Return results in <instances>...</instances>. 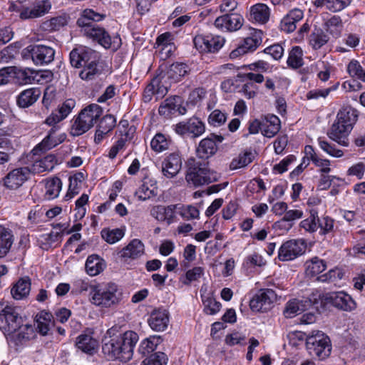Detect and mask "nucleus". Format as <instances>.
Returning a JSON list of instances; mask_svg holds the SVG:
<instances>
[{"label":"nucleus","instance_id":"nucleus-62","mask_svg":"<svg viewBox=\"0 0 365 365\" xmlns=\"http://www.w3.org/2000/svg\"><path fill=\"white\" fill-rule=\"evenodd\" d=\"M204 274V269L201 267H195L189 269L185 274L186 280L185 284H190L191 282L196 281Z\"/></svg>","mask_w":365,"mask_h":365},{"label":"nucleus","instance_id":"nucleus-33","mask_svg":"<svg viewBox=\"0 0 365 365\" xmlns=\"http://www.w3.org/2000/svg\"><path fill=\"white\" fill-rule=\"evenodd\" d=\"M77 347L83 352L92 354L98 346L96 339L88 334H81L77 338Z\"/></svg>","mask_w":365,"mask_h":365},{"label":"nucleus","instance_id":"nucleus-32","mask_svg":"<svg viewBox=\"0 0 365 365\" xmlns=\"http://www.w3.org/2000/svg\"><path fill=\"white\" fill-rule=\"evenodd\" d=\"M58 163L56 155L49 154L43 158L36 160L32 166L33 172L41 173L45 171H51Z\"/></svg>","mask_w":365,"mask_h":365},{"label":"nucleus","instance_id":"nucleus-13","mask_svg":"<svg viewBox=\"0 0 365 365\" xmlns=\"http://www.w3.org/2000/svg\"><path fill=\"white\" fill-rule=\"evenodd\" d=\"M121 351V361H128L133 357L134 347L138 341V335L133 331H128L118 336Z\"/></svg>","mask_w":365,"mask_h":365},{"label":"nucleus","instance_id":"nucleus-4","mask_svg":"<svg viewBox=\"0 0 365 365\" xmlns=\"http://www.w3.org/2000/svg\"><path fill=\"white\" fill-rule=\"evenodd\" d=\"M306 346L309 354L322 360L328 357L331 351V341L328 336L321 331H313L307 337Z\"/></svg>","mask_w":365,"mask_h":365},{"label":"nucleus","instance_id":"nucleus-42","mask_svg":"<svg viewBox=\"0 0 365 365\" xmlns=\"http://www.w3.org/2000/svg\"><path fill=\"white\" fill-rule=\"evenodd\" d=\"M178 214L185 220H192L200 217L199 210L192 205L178 204Z\"/></svg>","mask_w":365,"mask_h":365},{"label":"nucleus","instance_id":"nucleus-48","mask_svg":"<svg viewBox=\"0 0 365 365\" xmlns=\"http://www.w3.org/2000/svg\"><path fill=\"white\" fill-rule=\"evenodd\" d=\"M170 141L160 133H157L150 142L151 148L157 153H160L168 149Z\"/></svg>","mask_w":365,"mask_h":365},{"label":"nucleus","instance_id":"nucleus-7","mask_svg":"<svg viewBox=\"0 0 365 365\" xmlns=\"http://www.w3.org/2000/svg\"><path fill=\"white\" fill-rule=\"evenodd\" d=\"M55 51L50 46L38 44L29 45L22 51L25 59L31 58L36 66H44L54 59Z\"/></svg>","mask_w":365,"mask_h":365},{"label":"nucleus","instance_id":"nucleus-58","mask_svg":"<svg viewBox=\"0 0 365 365\" xmlns=\"http://www.w3.org/2000/svg\"><path fill=\"white\" fill-rule=\"evenodd\" d=\"M342 273L338 269H330L328 272L317 277V279L321 282H334L342 278Z\"/></svg>","mask_w":365,"mask_h":365},{"label":"nucleus","instance_id":"nucleus-38","mask_svg":"<svg viewBox=\"0 0 365 365\" xmlns=\"http://www.w3.org/2000/svg\"><path fill=\"white\" fill-rule=\"evenodd\" d=\"M188 73V67L182 63H173L171 64L167 72L166 76L169 79L176 82Z\"/></svg>","mask_w":365,"mask_h":365},{"label":"nucleus","instance_id":"nucleus-34","mask_svg":"<svg viewBox=\"0 0 365 365\" xmlns=\"http://www.w3.org/2000/svg\"><path fill=\"white\" fill-rule=\"evenodd\" d=\"M83 68L81 71L79 76L82 80L91 81L99 76L102 73V66L98 62L86 64L83 66Z\"/></svg>","mask_w":365,"mask_h":365},{"label":"nucleus","instance_id":"nucleus-21","mask_svg":"<svg viewBox=\"0 0 365 365\" xmlns=\"http://www.w3.org/2000/svg\"><path fill=\"white\" fill-rule=\"evenodd\" d=\"M312 304L311 299H306L299 300L293 299L288 301L284 309V315L286 318H293L297 314L307 310Z\"/></svg>","mask_w":365,"mask_h":365},{"label":"nucleus","instance_id":"nucleus-51","mask_svg":"<svg viewBox=\"0 0 365 365\" xmlns=\"http://www.w3.org/2000/svg\"><path fill=\"white\" fill-rule=\"evenodd\" d=\"M317 229H320L319 232L322 235H326L334 230V221L328 216H323L321 218L317 216Z\"/></svg>","mask_w":365,"mask_h":365},{"label":"nucleus","instance_id":"nucleus-15","mask_svg":"<svg viewBox=\"0 0 365 365\" xmlns=\"http://www.w3.org/2000/svg\"><path fill=\"white\" fill-rule=\"evenodd\" d=\"M175 132L181 135L189 133L193 138L201 135L205 130L204 123L197 118H191L186 122H180L175 125Z\"/></svg>","mask_w":365,"mask_h":365},{"label":"nucleus","instance_id":"nucleus-3","mask_svg":"<svg viewBox=\"0 0 365 365\" xmlns=\"http://www.w3.org/2000/svg\"><path fill=\"white\" fill-rule=\"evenodd\" d=\"M121 299V293L114 283L105 286H96L93 289V296L91 298L92 304L103 307H111L118 304Z\"/></svg>","mask_w":365,"mask_h":365},{"label":"nucleus","instance_id":"nucleus-25","mask_svg":"<svg viewBox=\"0 0 365 365\" xmlns=\"http://www.w3.org/2000/svg\"><path fill=\"white\" fill-rule=\"evenodd\" d=\"M31 282L29 277L20 278L11 287V294L16 300H22L28 297L31 292Z\"/></svg>","mask_w":365,"mask_h":365},{"label":"nucleus","instance_id":"nucleus-16","mask_svg":"<svg viewBox=\"0 0 365 365\" xmlns=\"http://www.w3.org/2000/svg\"><path fill=\"white\" fill-rule=\"evenodd\" d=\"M182 158L178 153H173L165 157L162 161V173L167 178H175L182 168Z\"/></svg>","mask_w":365,"mask_h":365},{"label":"nucleus","instance_id":"nucleus-36","mask_svg":"<svg viewBox=\"0 0 365 365\" xmlns=\"http://www.w3.org/2000/svg\"><path fill=\"white\" fill-rule=\"evenodd\" d=\"M34 334V329L31 325H23L13 334H7L10 339L14 341L16 345L22 344L25 341L29 340Z\"/></svg>","mask_w":365,"mask_h":365},{"label":"nucleus","instance_id":"nucleus-12","mask_svg":"<svg viewBox=\"0 0 365 365\" xmlns=\"http://www.w3.org/2000/svg\"><path fill=\"white\" fill-rule=\"evenodd\" d=\"M29 174L30 170L26 167L16 168L2 178L1 182L7 189L16 190L28 180Z\"/></svg>","mask_w":365,"mask_h":365},{"label":"nucleus","instance_id":"nucleus-56","mask_svg":"<svg viewBox=\"0 0 365 365\" xmlns=\"http://www.w3.org/2000/svg\"><path fill=\"white\" fill-rule=\"evenodd\" d=\"M166 356L163 352H156L145 358L141 365H165Z\"/></svg>","mask_w":365,"mask_h":365},{"label":"nucleus","instance_id":"nucleus-53","mask_svg":"<svg viewBox=\"0 0 365 365\" xmlns=\"http://www.w3.org/2000/svg\"><path fill=\"white\" fill-rule=\"evenodd\" d=\"M224 43V38L219 36H206V47H207V50L205 52H216L222 48Z\"/></svg>","mask_w":365,"mask_h":365},{"label":"nucleus","instance_id":"nucleus-43","mask_svg":"<svg viewBox=\"0 0 365 365\" xmlns=\"http://www.w3.org/2000/svg\"><path fill=\"white\" fill-rule=\"evenodd\" d=\"M103 263L98 255H91L86 262V269L90 276H96L103 271Z\"/></svg>","mask_w":365,"mask_h":365},{"label":"nucleus","instance_id":"nucleus-55","mask_svg":"<svg viewBox=\"0 0 365 365\" xmlns=\"http://www.w3.org/2000/svg\"><path fill=\"white\" fill-rule=\"evenodd\" d=\"M347 70L352 77L365 81V69L357 61H351L348 65Z\"/></svg>","mask_w":365,"mask_h":365},{"label":"nucleus","instance_id":"nucleus-17","mask_svg":"<svg viewBox=\"0 0 365 365\" xmlns=\"http://www.w3.org/2000/svg\"><path fill=\"white\" fill-rule=\"evenodd\" d=\"M243 17L236 13L226 14L217 17L215 21L216 27L229 31L239 30L243 25Z\"/></svg>","mask_w":365,"mask_h":365},{"label":"nucleus","instance_id":"nucleus-1","mask_svg":"<svg viewBox=\"0 0 365 365\" xmlns=\"http://www.w3.org/2000/svg\"><path fill=\"white\" fill-rule=\"evenodd\" d=\"M104 16L92 9H86L78 19L77 24L82 28V32L88 38L97 41L106 48H109L112 44L118 43L120 39L116 36L113 39L102 27L98 26L96 22L101 21Z\"/></svg>","mask_w":365,"mask_h":365},{"label":"nucleus","instance_id":"nucleus-59","mask_svg":"<svg viewBox=\"0 0 365 365\" xmlns=\"http://www.w3.org/2000/svg\"><path fill=\"white\" fill-rule=\"evenodd\" d=\"M204 311L207 314H215L218 312L221 307V304L215 299L207 297L203 299Z\"/></svg>","mask_w":365,"mask_h":365},{"label":"nucleus","instance_id":"nucleus-49","mask_svg":"<svg viewBox=\"0 0 365 365\" xmlns=\"http://www.w3.org/2000/svg\"><path fill=\"white\" fill-rule=\"evenodd\" d=\"M101 235L107 242L113 244L119 241L124 236V232L119 228L111 230L104 229L101 231Z\"/></svg>","mask_w":365,"mask_h":365},{"label":"nucleus","instance_id":"nucleus-63","mask_svg":"<svg viewBox=\"0 0 365 365\" xmlns=\"http://www.w3.org/2000/svg\"><path fill=\"white\" fill-rule=\"evenodd\" d=\"M115 118L112 115H106L101 120L98 127L109 133L115 125Z\"/></svg>","mask_w":365,"mask_h":365},{"label":"nucleus","instance_id":"nucleus-41","mask_svg":"<svg viewBox=\"0 0 365 365\" xmlns=\"http://www.w3.org/2000/svg\"><path fill=\"white\" fill-rule=\"evenodd\" d=\"M56 130L57 127L56 126L51 128L46 137L41 141L40 144H38L36 148H39L41 150H47L61 143L64 140V137L62 138H56L53 135Z\"/></svg>","mask_w":365,"mask_h":365},{"label":"nucleus","instance_id":"nucleus-18","mask_svg":"<svg viewBox=\"0 0 365 365\" xmlns=\"http://www.w3.org/2000/svg\"><path fill=\"white\" fill-rule=\"evenodd\" d=\"M115 328L112 327L107 331L109 338L106 337L102 349L105 355L110 359H118L121 361V349L118 336L112 338Z\"/></svg>","mask_w":365,"mask_h":365},{"label":"nucleus","instance_id":"nucleus-2","mask_svg":"<svg viewBox=\"0 0 365 365\" xmlns=\"http://www.w3.org/2000/svg\"><path fill=\"white\" fill-rule=\"evenodd\" d=\"M102 113V108L97 104H91L85 108L73 120L71 134L73 136H79L87 132L93 126Z\"/></svg>","mask_w":365,"mask_h":365},{"label":"nucleus","instance_id":"nucleus-5","mask_svg":"<svg viewBox=\"0 0 365 365\" xmlns=\"http://www.w3.org/2000/svg\"><path fill=\"white\" fill-rule=\"evenodd\" d=\"M185 179L188 183L197 187L205 184H209L215 178H212L210 175V170L207 168V162L197 160L194 158H190L187 160V171Z\"/></svg>","mask_w":365,"mask_h":365},{"label":"nucleus","instance_id":"nucleus-9","mask_svg":"<svg viewBox=\"0 0 365 365\" xmlns=\"http://www.w3.org/2000/svg\"><path fill=\"white\" fill-rule=\"evenodd\" d=\"M277 295L271 289H260L250 300V307L254 312H266L277 301Z\"/></svg>","mask_w":365,"mask_h":365},{"label":"nucleus","instance_id":"nucleus-30","mask_svg":"<svg viewBox=\"0 0 365 365\" xmlns=\"http://www.w3.org/2000/svg\"><path fill=\"white\" fill-rule=\"evenodd\" d=\"M144 252V245L138 239L133 240L125 248L120 252V257L137 258Z\"/></svg>","mask_w":365,"mask_h":365},{"label":"nucleus","instance_id":"nucleus-40","mask_svg":"<svg viewBox=\"0 0 365 365\" xmlns=\"http://www.w3.org/2000/svg\"><path fill=\"white\" fill-rule=\"evenodd\" d=\"M13 243L12 235L9 230L0 226V257H4Z\"/></svg>","mask_w":365,"mask_h":365},{"label":"nucleus","instance_id":"nucleus-54","mask_svg":"<svg viewBox=\"0 0 365 365\" xmlns=\"http://www.w3.org/2000/svg\"><path fill=\"white\" fill-rule=\"evenodd\" d=\"M317 212L314 210H312L310 212V216L300 222V226L304 228L306 231L314 232L317 230Z\"/></svg>","mask_w":365,"mask_h":365},{"label":"nucleus","instance_id":"nucleus-35","mask_svg":"<svg viewBox=\"0 0 365 365\" xmlns=\"http://www.w3.org/2000/svg\"><path fill=\"white\" fill-rule=\"evenodd\" d=\"M250 18L252 21L259 23H266L269 18V9L264 4H257L250 9Z\"/></svg>","mask_w":365,"mask_h":365},{"label":"nucleus","instance_id":"nucleus-19","mask_svg":"<svg viewBox=\"0 0 365 365\" xmlns=\"http://www.w3.org/2000/svg\"><path fill=\"white\" fill-rule=\"evenodd\" d=\"M327 300L334 307L344 311H351L356 307V304L351 297L343 292L329 294L327 297Z\"/></svg>","mask_w":365,"mask_h":365},{"label":"nucleus","instance_id":"nucleus-46","mask_svg":"<svg viewBox=\"0 0 365 365\" xmlns=\"http://www.w3.org/2000/svg\"><path fill=\"white\" fill-rule=\"evenodd\" d=\"M255 155L251 151H246L234 158L230 163V168L231 170H236L244 168L251 163L254 160Z\"/></svg>","mask_w":365,"mask_h":365},{"label":"nucleus","instance_id":"nucleus-57","mask_svg":"<svg viewBox=\"0 0 365 365\" xmlns=\"http://www.w3.org/2000/svg\"><path fill=\"white\" fill-rule=\"evenodd\" d=\"M227 120L226 113L220 110H214L209 115L208 122L210 125L218 127L225 123Z\"/></svg>","mask_w":365,"mask_h":365},{"label":"nucleus","instance_id":"nucleus-26","mask_svg":"<svg viewBox=\"0 0 365 365\" xmlns=\"http://www.w3.org/2000/svg\"><path fill=\"white\" fill-rule=\"evenodd\" d=\"M168 92V88L161 85L159 77L153 78L144 91L143 99L145 102L150 101L153 95H157L158 98H163Z\"/></svg>","mask_w":365,"mask_h":365},{"label":"nucleus","instance_id":"nucleus-6","mask_svg":"<svg viewBox=\"0 0 365 365\" xmlns=\"http://www.w3.org/2000/svg\"><path fill=\"white\" fill-rule=\"evenodd\" d=\"M23 324L18 309L7 302H0V329L6 335L14 333Z\"/></svg>","mask_w":365,"mask_h":365},{"label":"nucleus","instance_id":"nucleus-47","mask_svg":"<svg viewBox=\"0 0 365 365\" xmlns=\"http://www.w3.org/2000/svg\"><path fill=\"white\" fill-rule=\"evenodd\" d=\"M302 50L299 46L294 47L289 55L287 64L292 68H298L303 65Z\"/></svg>","mask_w":365,"mask_h":365},{"label":"nucleus","instance_id":"nucleus-14","mask_svg":"<svg viewBox=\"0 0 365 365\" xmlns=\"http://www.w3.org/2000/svg\"><path fill=\"white\" fill-rule=\"evenodd\" d=\"M223 140L222 135L213 133L202 139L197 148V156L201 159H207L213 155L217 150V143H222Z\"/></svg>","mask_w":365,"mask_h":365},{"label":"nucleus","instance_id":"nucleus-39","mask_svg":"<svg viewBox=\"0 0 365 365\" xmlns=\"http://www.w3.org/2000/svg\"><path fill=\"white\" fill-rule=\"evenodd\" d=\"M329 36L321 29H314L309 36V43L315 49H319L329 41Z\"/></svg>","mask_w":365,"mask_h":365},{"label":"nucleus","instance_id":"nucleus-61","mask_svg":"<svg viewBox=\"0 0 365 365\" xmlns=\"http://www.w3.org/2000/svg\"><path fill=\"white\" fill-rule=\"evenodd\" d=\"M302 215L303 212L299 210H287L286 211L283 218L280 221L277 222L276 225H277L279 227H281L283 226L284 223L299 219L302 217Z\"/></svg>","mask_w":365,"mask_h":365},{"label":"nucleus","instance_id":"nucleus-10","mask_svg":"<svg viewBox=\"0 0 365 365\" xmlns=\"http://www.w3.org/2000/svg\"><path fill=\"white\" fill-rule=\"evenodd\" d=\"M307 245L303 240H292L285 242L279 250L278 258L281 261H289L302 255L306 251Z\"/></svg>","mask_w":365,"mask_h":365},{"label":"nucleus","instance_id":"nucleus-23","mask_svg":"<svg viewBox=\"0 0 365 365\" xmlns=\"http://www.w3.org/2000/svg\"><path fill=\"white\" fill-rule=\"evenodd\" d=\"M348 126L343 123H340L339 120L331 125L328 132V136L339 144L346 146L348 145L347 136L352 129H346Z\"/></svg>","mask_w":365,"mask_h":365},{"label":"nucleus","instance_id":"nucleus-8","mask_svg":"<svg viewBox=\"0 0 365 365\" xmlns=\"http://www.w3.org/2000/svg\"><path fill=\"white\" fill-rule=\"evenodd\" d=\"M101 56L98 52L86 46L73 48L70 53V63L75 68H80L90 62H98Z\"/></svg>","mask_w":365,"mask_h":365},{"label":"nucleus","instance_id":"nucleus-50","mask_svg":"<svg viewBox=\"0 0 365 365\" xmlns=\"http://www.w3.org/2000/svg\"><path fill=\"white\" fill-rule=\"evenodd\" d=\"M324 26L331 34L338 35L342 28V20L339 16H333L325 22Z\"/></svg>","mask_w":365,"mask_h":365},{"label":"nucleus","instance_id":"nucleus-45","mask_svg":"<svg viewBox=\"0 0 365 365\" xmlns=\"http://www.w3.org/2000/svg\"><path fill=\"white\" fill-rule=\"evenodd\" d=\"M62 182L60 178H53L48 180L46 184V197L48 200L54 199L58 196L61 190Z\"/></svg>","mask_w":365,"mask_h":365},{"label":"nucleus","instance_id":"nucleus-44","mask_svg":"<svg viewBox=\"0 0 365 365\" xmlns=\"http://www.w3.org/2000/svg\"><path fill=\"white\" fill-rule=\"evenodd\" d=\"M33 71L30 69H22L14 67L13 74L16 81L19 85L31 83L34 81Z\"/></svg>","mask_w":365,"mask_h":365},{"label":"nucleus","instance_id":"nucleus-20","mask_svg":"<svg viewBox=\"0 0 365 365\" xmlns=\"http://www.w3.org/2000/svg\"><path fill=\"white\" fill-rule=\"evenodd\" d=\"M148 322L153 330L163 331L168 325L169 313L165 309H155L151 312Z\"/></svg>","mask_w":365,"mask_h":365},{"label":"nucleus","instance_id":"nucleus-60","mask_svg":"<svg viewBox=\"0 0 365 365\" xmlns=\"http://www.w3.org/2000/svg\"><path fill=\"white\" fill-rule=\"evenodd\" d=\"M319 147L327 153L333 156L339 158L343 155V151L336 149L334 145L329 143L327 141L322 139L321 138L318 140Z\"/></svg>","mask_w":365,"mask_h":365},{"label":"nucleus","instance_id":"nucleus-29","mask_svg":"<svg viewBox=\"0 0 365 365\" xmlns=\"http://www.w3.org/2000/svg\"><path fill=\"white\" fill-rule=\"evenodd\" d=\"M304 265L305 274L310 278L317 276L327 268V262L318 257H314L307 260Z\"/></svg>","mask_w":365,"mask_h":365},{"label":"nucleus","instance_id":"nucleus-37","mask_svg":"<svg viewBox=\"0 0 365 365\" xmlns=\"http://www.w3.org/2000/svg\"><path fill=\"white\" fill-rule=\"evenodd\" d=\"M178 100H179V97L177 96L165 99L159 107V113L160 115H167L173 114L176 110H179L180 114H184L185 108H182V111L180 110V108L178 104Z\"/></svg>","mask_w":365,"mask_h":365},{"label":"nucleus","instance_id":"nucleus-52","mask_svg":"<svg viewBox=\"0 0 365 365\" xmlns=\"http://www.w3.org/2000/svg\"><path fill=\"white\" fill-rule=\"evenodd\" d=\"M68 17L66 15L51 18L44 23L46 28L51 31H56L68 24Z\"/></svg>","mask_w":365,"mask_h":365},{"label":"nucleus","instance_id":"nucleus-28","mask_svg":"<svg viewBox=\"0 0 365 365\" xmlns=\"http://www.w3.org/2000/svg\"><path fill=\"white\" fill-rule=\"evenodd\" d=\"M280 130V120L274 115H267L262 121V133L267 138H272Z\"/></svg>","mask_w":365,"mask_h":365},{"label":"nucleus","instance_id":"nucleus-27","mask_svg":"<svg viewBox=\"0 0 365 365\" xmlns=\"http://www.w3.org/2000/svg\"><path fill=\"white\" fill-rule=\"evenodd\" d=\"M40 95L41 91L38 88L26 89L18 96L17 105L21 108H28L38 100Z\"/></svg>","mask_w":365,"mask_h":365},{"label":"nucleus","instance_id":"nucleus-22","mask_svg":"<svg viewBox=\"0 0 365 365\" xmlns=\"http://www.w3.org/2000/svg\"><path fill=\"white\" fill-rule=\"evenodd\" d=\"M304 17L303 11L299 9L290 10L280 22V29L287 33L293 32L297 29V24Z\"/></svg>","mask_w":365,"mask_h":365},{"label":"nucleus","instance_id":"nucleus-31","mask_svg":"<svg viewBox=\"0 0 365 365\" xmlns=\"http://www.w3.org/2000/svg\"><path fill=\"white\" fill-rule=\"evenodd\" d=\"M357 110L350 106L344 107L337 114V120L346 125V129H352L357 120Z\"/></svg>","mask_w":365,"mask_h":365},{"label":"nucleus","instance_id":"nucleus-64","mask_svg":"<svg viewBox=\"0 0 365 365\" xmlns=\"http://www.w3.org/2000/svg\"><path fill=\"white\" fill-rule=\"evenodd\" d=\"M264 53L269 54L275 60H279L282 58L283 55L284 49L281 45L274 44L266 48L264 50Z\"/></svg>","mask_w":365,"mask_h":365},{"label":"nucleus","instance_id":"nucleus-11","mask_svg":"<svg viewBox=\"0 0 365 365\" xmlns=\"http://www.w3.org/2000/svg\"><path fill=\"white\" fill-rule=\"evenodd\" d=\"M51 9V3L49 0H34L21 7L19 16L22 19H36L48 13Z\"/></svg>","mask_w":365,"mask_h":365},{"label":"nucleus","instance_id":"nucleus-24","mask_svg":"<svg viewBox=\"0 0 365 365\" xmlns=\"http://www.w3.org/2000/svg\"><path fill=\"white\" fill-rule=\"evenodd\" d=\"M75 106L76 102L73 99H67L59 107L58 110L56 113H52L46 119V123L48 125H54L59 123L68 116Z\"/></svg>","mask_w":365,"mask_h":365}]
</instances>
